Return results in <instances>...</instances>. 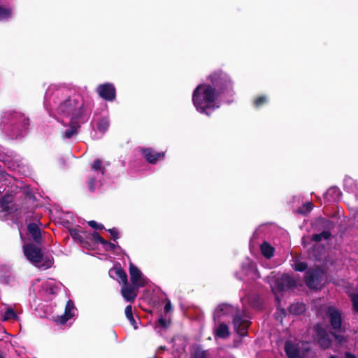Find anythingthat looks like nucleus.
Here are the masks:
<instances>
[{"mask_svg": "<svg viewBox=\"0 0 358 358\" xmlns=\"http://www.w3.org/2000/svg\"><path fill=\"white\" fill-rule=\"evenodd\" d=\"M341 194L340 189L338 187H333L327 191L325 199L328 201H336L340 199Z\"/></svg>", "mask_w": 358, "mask_h": 358, "instance_id": "a211bd4d", "label": "nucleus"}, {"mask_svg": "<svg viewBox=\"0 0 358 358\" xmlns=\"http://www.w3.org/2000/svg\"><path fill=\"white\" fill-rule=\"evenodd\" d=\"M92 170L97 172L98 175H103V171L101 166V162L99 159H96L92 165Z\"/></svg>", "mask_w": 358, "mask_h": 358, "instance_id": "a878e982", "label": "nucleus"}, {"mask_svg": "<svg viewBox=\"0 0 358 358\" xmlns=\"http://www.w3.org/2000/svg\"><path fill=\"white\" fill-rule=\"evenodd\" d=\"M169 325V321L166 320L164 318H159L157 322V325L155 327V329H157L159 327L166 328Z\"/></svg>", "mask_w": 358, "mask_h": 358, "instance_id": "2f4dec72", "label": "nucleus"}, {"mask_svg": "<svg viewBox=\"0 0 358 358\" xmlns=\"http://www.w3.org/2000/svg\"><path fill=\"white\" fill-rule=\"evenodd\" d=\"M91 238L96 242L101 243V244L106 243V241H104L103 238L96 232H94L91 234Z\"/></svg>", "mask_w": 358, "mask_h": 358, "instance_id": "7c9ffc66", "label": "nucleus"}, {"mask_svg": "<svg viewBox=\"0 0 358 358\" xmlns=\"http://www.w3.org/2000/svg\"><path fill=\"white\" fill-rule=\"evenodd\" d=\"M331 234L329 231H324L323 232H322L321 234H314L313 236V241H315V242H319V241H321L322 239L324 240H327L328 239L329 237H330Z\"/></svg>", "mask_w": 358, "mask_h": 358, "instance_id": "393cba45", "label": "nucleus"}, {"mask_svg": "<svg viewBox=\"0 0 358 358\" xmlns=\"http://www.w3.org/2000/svg\"><path fill=\"white\" fill-rule=\"evenodd\" d=\"M285 349L289 358H298L299 357L298 349L290 341L286 342Z\"/></svg>", "mask_w": 358, "mask_h": 358, "instance_id": "6ab92c4d", "label": "nucleus"}, {"mask_svg": "<svg viewBox=\"0 0 358 358\" xmlns=\"http://www.w3.org/2000/svg\"><path fill=\"white\" fill-rule=\"evenodd\" d=\"M0 358H4L3 355H2V353L0 352Z\"/></svg>", "mask_w": 358, "mask_h": 358, "instance_id": "de8ad7c7", "label": "nucleus"}, {"mask_svg": "<svg viewBox=\"0 0 358 358\" xmlns=\"http://www.w3.org/2000/svg\"><path fill=\"white\" fill-rule=\"evenodd\" d=\"M103 245L106 248V250H113L115 248V245L111 243H108L106 241V243H103Z\"/></svg>", "mask_w": 358, "mask_h": 358, "instance_id": "4c0bfd02", "label": "nucleus"}, {"mask_svg": "<svg viewBox=\"0 0 358 358\" xmlns=\"http://www.w3.org/2000/svg\"><path fill=\"white\" fill-rule=\"evenodd\" d=\"M125 315L128 320L134 317L132 314V306L131 305H129L126 307Z\"/></svg>", "mask_w": 358, "mask_h": 358, "instance_id": "f704fd0d", "label": "nucleus"}, {"mask_svg": "<svg viewBox=\"0 0 358 358\" xmlns=\"http://www.w3.org/2000/svg\"><path fill=\"white\" fill-rule=\"evenodd\" d=\"M96 91L101 98L107 101H113L115 98V88L113 84L100 85L98 86Z\"/></svg>", "mask_w": 358, "mask_h": 358, "instance_id": "1a4fd4ad", "label": "nucleus"}, {"mask_svg": "<svg viewBox=\"0 0 358 358\" xmlns=\"http://www.w3.org/2000/svg\"><path fill=\"white\" fill-rule=\"evenodd\" d=\"M129 321L130 322L131 324L134 327V328L135 329H136L138 328L137 322H136V320L134 318V317L131 318H129Z\"/></svg>", "mask_w": 358, "mask_h": 358, "instance_id": "79ce46f5", "label": "nucleus"}, {"mask_svg": "<svg viewBox=\"0 0 358 358\" xmlns=\"http://www.w3.org/2000/svg\"><path fill=\"white\" fill-rule=\"evenodd\" d=\"M345 357L346 358H356V357L354 355H352L349 352L345 353Z\"/></svg>", "mask_w": 358, "mask_h": 358, "instance_id": "a18cd8bd", "label": "nucleus"}, {"mask_svg": "<svg viewBox=\"0 0 358 358\" xmlns=\"http://www.w3.org/2000/svg\"><path fill=\"white\" fill-rule=\"evenodd\" d=\"M261 252L266 258L269 259L273 255L274 248L267 242H264L261 245Z\"/></svg>", "mask_w": 358, "mask_h": 358, "instance_id": "412c9836", "label": "nucleus"}, {"mask_svg": "<svg viewBox=\"0 0 358 358\" xmlns=\"http://www.w3.org/2000/svg\"><path fill=\"white\" fill-rule=\"evenodd\" d=\"M328 358H337V357H336V356H334V355H331V356H330V357H328Z\"/></svg>", "mask_w": 358, "mask_h": 358, "instance_id": "49530a36", "label": "nucleus"}, {"mask_svg": "<svg viewBox=\"0 0 358 358\" xmlns=\"http://www.w3.org/2000/svg\"><path fill=\"white\" fill-rule=\"evenodd\" d=\"M23 252L27 260L39 268H49L53 264L52 257L48 255H43L41 248L32 243L24 244L23 246Z\"/></svg>", "mask_w": 358, "mask_h": 358, "instance_id": "20e7f679", "label": "nucleus"}, {"mask_svg": "<svg viewBox=\"0 0 358 358\" xmlns=\"http://www.w3.org/2000/svg\"><path fill=\"white\" fill-rule=\"evenodd\" d=\"M46 285L50 286V290L49 292L50 293H55V289H56V287L54 286V282L52 280H49V281H47L46 282Z\"/></svg>", "mask_w": 358, "mask_h": 358, "instance_id": "e433bc0d", "label": "nucleus"}, {"mask_svg": "<svg viewBox=\"0 0 358 358\" xmlns=\"http://www.w3.org/2000/svg\"><path fill=\"white\" fill-rule=\"evenodd\" d=\"M129 272L131 282L136 287H143L148 284L149 280L143 274L141 270L131 262H129Z\"/></svg>", "mask_w": 358, "mask_h": 358, "instance_id": "423d86ee", "label": "nucleus"}, {"mask_svg": "<svg viewBox=\"0 0 358 358\" xmlns=\"http://www.w3.org/2000/svg\"><path fill=\"white\" fill-rule=\"evenodd\" d=\"M194 358H208L207 352L202 350L200 348H196L193 354Z\"/></svg>", "mask_w": 358, "mask_h": 358, "instance_id": "c85d7f7f", "label": "nucleus"}, {"mask_svg": "<svg viewBox=\"0 0 358 358\" xmlns=\"http://www.w3.org/2000/svg\"><path fill=\"white\" fill-rule=\"evenodd\" d=\"M88 224H89V225H90L91 227H92V228H94V229H103V225H102V224H99V223H97V222H95V221H90V222H88Z\"/></svg>", "mask_w": 358, "mask_h": 358, "instance_id": "c9c22d12", "label": "nucleus"}, {"mask_svg": "<svg viewBox=\"0 0 358 358\" xmlns=\"http://www.w3.org/2000/svg\"><path fill=\"white\" fill-rule=\"evenodd\" d=\"M109 275L111 278L116 279L119 283L128 282L127 275L125 271L120 266H115L109 271Z\"/></svg>", "mask_w": 358, "mask_h": 358, "instance_id": "2eb2a0df", "label": "nucleus"}, {"mask_svg": "<svg viewBox=\"0 0 358 358\" xmlns=\"http://www.w3.org/2000/svg\"><path fill=\"white\" fill-rule=\"evenodd\" d=\"M109 232L110 234H111V236H113V237L114 238V239H116L118 238V232H117V230L115 228L113 229H111L109 230Z\"/></svg>", "mask_w": 358, "mask_h": 358, "instance_id": "58836bf2", "label": "nucleus"}, {"mask_svg": "<svg viewBox=\"0 0 358 358\" xmlns=\"http://www.w3.org/2000/svg\"><path fill=\"white\" fill-rule=\"evenodd\" d=\"M108 127L109 121L107 118H102L97 122V129L101 133H104Z\"/></svg>", "mask_w": 358, "mask_h": 358, "instance_id": "b1692460", "label": "nucleus"}, {"mask_svg": "<svg viewBox=\"0 0 358 358\" xmlns=\"http://www.w3.org/2000/svg\"><path fill=\"white\" fill-rule=\"evenodd\" d=\"M267 101H268L267 97L265 96H262L257 98L254 101V104L256 107H260L264 103H266Z\"/></svg>", "mask_w": 358, "mask_h": 358, "instance_id": "c756f323", "label": "nucleus"}, {"mask_svg": "<svg viewBox=\"0 0 358 358\" xmlns=\"http://www.w3.org/2000/svg\"><path fill=\"white\" fill-rule=\"evenodd\" d=\"M351 300L352 301L355 310L358 311V294L352 295L351 296Z\"/></svg>", "mask_w": 358, "mask_h": 358, "instance_id": "72a5a7b5", "label": "nucleus"}, {"mask_svg": "<svg viewBox=\"0 0 358 358\" xmlns=\"http://www.w3.org/2000/svg\"><path fill=\"white\" fill-rule=\"evenodd\" d=\"M334 337H335V339L339 343H342L345 339H344V337L343 336H339V335H336V334H334Z\"/></svg>", "mask_w": 358, "mask_h": 358, "instance_id": "a19ab883", "label": "nucleus"}, {"mask_svg": "<svg viewBox=\"0 0 358 358\" xmlns=\"http://www.w3.org/2000/svg\"><path fill=\"white\" fill-rule=\"evenodd\" d=\"M17 315L12 308H6L4 315L3 320H8L10 319H17Z\"/></svg>", "mask_w": 358, "mask_h": 358, "instance_id": "bb28decb", "label": "nucleus"}, {"mask_svg": "<svg viewBox=\"0 0 358 358\" xmlns=\"http://www.w3.org/2000/svg\"><path fill=\"white\" fill-rule=\"evenodd\" d=\"M293 268L296 271H303L307 268V264L304 262L295 260L292 265Z\"/></svg>", "mask_w": 358, "mask_h": 358, "instance_id": "cd10ccee", "label": "nucleus"}, {"mask_svg": "<svg viewBox=\"0 0 358 358\" xmlns=\"http://www.w3.org/2000/svg\"><path fill=\"white\" fill-rule=\"evenodd\" d=\"M305 310V305L302 303H295L289 306V312L294 315H301Z\"/></svg>", "mask_w": 358, "mask_h": 358, "instance_id": "4be33fe9", "label": "nucleus"}, {"mask_svg": "<svg viewBox=\"0 0 358 358\" xmlns=\"http://www.w3.org/2000/svg\"><path fill=\"white\" fill-rule=\"evenodd\" d=\"M267 281L270 284L272 292L275 295H277L278 292L292 288L296 285L295 280L286 274L276 278L275 275L271 273V275L268 276Z\"/></svg>", "mask_w": 358, "mask_h": 358, "instance_id": "39448f33", "label": "nucleus"}, {"mask_svg": "<svg viewBox=\"0 0 358 358\" xmlns=\"http://www.w3.org/2000/svg\"><path fill=\"white\" fill-rule=\"evenodd\" d=\"M88 185H89V188L90 189V190H94V180L93 179L90 180Z\"/></svg>", "mask_w": 358, "mask_h": 358, "instance_id": "37998d69", "label": "nucleus"}, {"mask_svg": "<svg viewBox=\"0 0 358 358\" xmlns=\"http://www.w3.org/2000/svg\"><path fill=\"white\" fill-rule=\"evenodd\" d=\"M303 208L305 210L303 212H309L313 208V204L311 203H306L304 204Z\"/></svg>", "mask_w": 358, "mask_h": 358, "instance_id": "ea45409f", "label": "nucleus"}, {"mask_svg": "<svg viewBox=\"0 0 358 358\" xmlns=\"http://www.w3.org/2000/svg\"><path fill=\"white\" fill-rule=\"evenodd\" d=\"M45 106L50 115L64 126H69L64 132V138H71L76 133L79 123L86 120L82 98L78 95L71 96L70 92L64 87L50 85L45 92Z\"/></svg>", "mask_w": 358, "mask_h": 358, "instance_id": "f257e3e1", "label": "nucleus"}, {"mask_svg": "<svg viewBox=\"0 0 358 358\" xmlns=\"http://www.w3.org/2000/svg\"><path fill=\"white\" fill-rule=\"evenodd\" d=\"M209 79L212 83L201 84L194 90L192 103L196 110L208 115V110H213L220 106V95L232 94V83L227 74L218 71L213 73Z\"/></svg>", "mask_w": 358, "mask_h": 358, "instance_id": "f03ea898", "label": "nucleus"}, {"mask_svg": "<svg viewBox=\"0 0 358 358\" xmlns=\"http://www.w3.org/2000/svg\"><path fill=\"white\" fill-rule=\"evenodd\" d=\"M70 234L75 241L80 243L84 241L85 233L83 231H80L77 229H73L70 231Z\"/></svg>", "mask_w": 358, "mask_h": 358, "instance_id": "5701e85b", "label": "nucleus"}, {"mask_svg": "<svg viewBox=\"0 0 358 358\" xmlns=\"http://www.w3.org/2000/svg\"><path fill=\"white\" fill-rule=\"evenodd\" d=\"M217 324L214 329V333L215 337L220 338H226L229 336V331L228 326L224 323V322L220 321V322H215Z\"/></svg>", "mask_w": 358, "mask_h": 358, "instance_id": "f3484780", "label": "nucleus"}, {"mask_svg": "<svg viewBox=\"0 0 358 358\" xmlns=\"http://www.w3.org/2000/svg\"><path fill=\"white\" fill-rule=\"evenodd\" d=\"M28 235L36 243H40L41 238V231L36 223H30L27 226Z\"/></svg>", "mask_w": 358, "mask_h": 358, "instance_id": "dca6fc26", "label": "nucleus"}, {"mask_svg": "<svg viewBox=\"0 0 358 358\" xmlns=\"http://www.w3.org/2000/svg\"><path fill=\"white\" fill-rule=\"evenodd\" d=\"M324 310L329 317L330 323L333 329L337 330L341 327V313L332 306H324Z\"/></svg>", "mask_w": 358, "mask_h": 358, "instance_id": "6e6552de", "label": "nucleus"}, {"mask_svg": "<svg viewBox=\"0 0 358 358\" xmlns=\"http://www.w3.org/2000/svg\"><path fill=\"white\" fill-rule=\"evenodd\" d=\"M242 270L244 274L252 279H257L260 277L256 265L254 262L250 259H247L242 264Z\"/></svg>", "mask_w": 358, "mask_h": 358, "instance_id": "9b49d317", "label": "nucleus"}, {"mask_svg": "<svg viewBox=\"0 0 358 358\" xmlns=\"http://www.w3.org/2000/svg\"><path fill=\"white\" fill-rule=\"evenodd\" d=\"M354 183V180L350 178H347L345 179V186L349 191H353L352 187L350 186Z\"/></svg>", "mask_w": 358, "mask_h": 358, "instance_id": "473e14b6", "label": "nucleus"}, {"mask_svg": "<svg viewBox=\"0 0 358 358\" xmlns=\"http://www.w3.org/2000/svg\"><path fill=\"white\" fill-rule=\"evenodd\" d=\"M138 287H136L132 285V286L129 285L128 282L123 283L121 288V294L122 297L127 301L132 302L135 300L137 296Z\"/></svg>", "mask_w": 358, "mask_h": 358, "instance_id": "f8f14e48", "label": "nucleus"}, {"mask_svg": "<svg viewBox=\"0 0 358 358\" xmlns=\"http://www.w3.org/2000/svg\"><path fill=\"white\" fill-rule=\"evenodd\" d=\"M77 309L74 306L71 300L68 301L65 312L63 315L58 317L57 322L61 324H65L69 320L73 317L76 313Z\"/></svg>", "mask_w": 358, "mask_h": 358, "instance_id": "9d476101", "label": "nucleus"}, {"mask_svg": "<svg viewBox=\"0 0 358 358\" xmlns=\"http://www.w3.org/2000/svg\"><path fill=\"white\" fill-rule=\"evenodd\" d=\"M165 311L169 312L171 309V305L170 302H167L164 307Z\"/></svg>", "mask_w": 358, "mask_h": 358, "instance_id": "c03bdc74", "label": "nucleus"}, {"mask_svg": "<svg viewBox=\"0 0 358 358\" xmlns=\"http://www.w3.org/2000/svg\"><path fill=\"white\" fill-rule=\"evenodd\" d=\"M324 272L319 268L309 269L306 273V283L310 289H317L322 284Z\"/></svg>", "mask_w": 358, "mask_h": 358, "instance_id": "0eeeda50", "label": "nucleus"}, {"mask_svg": "<svg viewBox=\"0 0 358 358\" xmlns=\"http://www.w3.org/2000/svg\"><path fill=\"white\" fill-rule=\"evenodd\" d=\"M12 16L13 11L10 8L0 6V21H8Z\"/></svg>", "mask_w": 358, "mask_h": 358, "instance_id": "aec40b11", "label": "nucleus"}, {"mask_svg": "<svg viewBox=\"0 0 358 358\" xmlns=\"http://www.w3.org/2000/svg\"><path fill=\"white\" fill-rule=\"evenodd\" d=\"M141 151L147 161L152 164L156 163L164 157V152H157L151 148H143Z\"/></svg>", "mask_w": 358, "mask_h": 358, "instance_id": "4468645a", "label": "nucleus"}, {"mask_svg": "<svg viewBox=\"0 0 358 358\" xmlns=\"http://www.w3.org/2000/svg\"><path fill=\"white\" fill-rule=\"evenodd\" d=\"M315 331L320 345L324 349L329 348L331 344V340L328 334L322 329L320 325L315 327Z\"/></svg>", "mask_w": 358, "mask_h": 358, "instance_id": "ddd939ff", "label": "nucleus"}, {"mask_svg": "<svg viewBox=\"0 0 358 358\" xmlns=\"http://www.w3.org/2000/svg\"><path fill=\"white\" fill-rule=\"evenodd\" d=\"M232 315H234L233 324L236 331L241 336H246V330L250 325L249 317L245 313H237L233 306L227 303L219 305L214 311L213 319L215 322H220Z\"/></svg>", "mask_w": 358, "mask_h": 358, "instance_id": "7ed1b4c3", "label": "nucleus"}]
</instances>
